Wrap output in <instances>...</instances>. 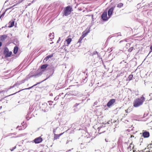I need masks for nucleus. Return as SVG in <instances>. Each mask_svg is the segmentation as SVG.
<instances>
[{
  "label": "nucleus",
  "instance_id": "obj_1",
  "mask_svg": "<svg viewBox=\"0 0 152 152\" xmlns=\"http://www.w3.org/2000/svg\"><path fill=\"white\" fill-rule=\"evenodd\" d=\"M145 94L142 95L140 98L136 99L133 102V106L135 107H138L142 105L145 100L144 97Z\"/></svg>",
  "mask_w": 152,
  "mask_h": 152
},
{
  "label": "nucleus",
  "instance_id": "obj_2",
  "mask_svg": "<svg viewBox=\"0 0 152 152\" xmlns=\"http://www.w3.org/2000/svg\"><path fill=\"white\" fill-rule=\"evenodd\" d=\"M72 10V7L70 6H68L64 9L63 15L65 16H67L70 14Z\"/></svg>",
  "mask_w": 152,
  "mask_h": 152
},
{
  "label": "nucleus",
  "instance_id": "obj_3",
  "mask_svg": "<svg viewBox=\"0 0 152 152\" xmlns=\"http://www.w3.org/2000/svg\"><path fill=\"white\" fill-rule=\"evenodd\" d=\"M93 139V138H90V137H85L83 140L82 142L80 143L81 145H86L87 144L90 142Z\"/></svg>",
  "mask_w": 152,
  "mask_h": 152
},
{
  "label": "nucleus",
  "instance_id": "obj_4",
  "mask_svg": "<svg viewBox=\"0 0 152 152\" xmlns=\"http://www.w3.org/2000/svg\"><path fill=\"white\" fill-rule=\"evenodd\" d=\"M48 68L49 70V75L48 77H47L44 80H45L49 78L54 73L55 71V68L53 66H51L48 67Z\"/></svg>",
  "mask_w": 152,
  "mask_h": 152
},
{
  "label": "nucleus",
  "instance_id": "obj_5",
  "mask_svg": "<svg viewBox=\"0 0 152 152\" xmlns=\"http://www.w3.org/2000/svg\"><path fill=\"white\" fill-rule=\"evenodd\" d=\"M3 53L5 57L8 58L10 56L12 53L11 51L9 52L8 49L7 47H5L4 48Z\"/></svg>",
  "mask_w": 152,
  "mask_h": 152
},
{
  "label": "nucleus",
  "instance_id": "obj_6",
  "mask_svg": "<svg viewBox=\"0 0 152 152\" xmlns=\"http://www.w3.org/2000/svg\"><path fill=\"white\" fill-rule=\"evenodd\" d=\"M78 94V91H70V92L66 94H65V96L67 95L71 96H79V95Z\"/></svg>",
  "mask_w": 152,
  "mask_h": 152
},
{
  "label": "nucleus",
  "instance_id": "obj_7",
  "mask_svg": "<svg viewBox=\"0 0 152 152\" xmlns=\"http://www.w3.org/2000/svg\"><path fill=\"white\" fill-rule=\"evenodd\" d=\"M142 136L144 138H148L149 137L150 134L148 132L145 130H143L142 132Z\"/></svg>",
  "mask_w": 152,
  "mask_h": 152
},
{
  "label": "nucleus",
  "instance_id": "obj_8",
  "mask_svg": "<svg viewBox=\"0 0 152 152\" xmlns=\"http://www.w3.org/2000/svg\"><path fill=\"white\" fill-rule=\"evenodd\" d=\"M42 141V138L41 137L36 138L34 140V142L36 144L41 142Z\"/></svg>",
  "mask_w": 152,
  "mask_h": 152
},
{
  "label": "nucleus",
  "instance_id": "obj_9",
  "mask_svg": "<svg viewBox=\"0 0 152 152\" xmlns=\"http://www.w3.org/2000/svg\"><path fill=\"white\" fill-rule=\"evenodd\" d=\"M102 19L104 20H108L107 17V12H104L101 15Z\"/></svg>",
  "mask_w": 152,
  "mask_h": 152
},
{
  "label": "nucleus",
  "instance_id": "obj_10",
  "mask_svg": "<svg viewBox=\"0 0 152 152\" xmlns=\"http://www.w3.org/2000/svg\"><path fill=\"white\" fill-rule=\"evenodd\" d=\"M115 99H111L107 103V106L109 107L113 104L115 102Z\"/></svg>",
  "mask_w": 152,
  "mask_h": 152
},
{
  "label": "nucleus",
  "instance_id": "obj_11",
  "mask_svg": "<svg viewBox=\"0 0 152 152\" xmlns=\"http://www.w3.org/2000/svg\"><path fill=\"white\" fill-rule=\"evenodd\" d=\"M47 104L44 103L42 104V110L44 112H46L48 111V109L47 108Z\"/></svg>",
  "mask_w": 152,
  "mask_h": 152
},
{
  "label": "nucleus",
  "instance_id": "obj_12",
  "mask_svg": "<svg viewBox=\"0 0 152 152\" xmlns=\"http://www.w3.org/2000/svg\"><path fill=\"white\" fill-rule=\"evenodd\" d=\"M80 104V103H76L74 105L73 107V110L75 112H77L79 110V108L77 107V106Z\"/></svg>",
  "mask_w": 152,
  "mask_h": 152
},
{
  "label": "nucleus",
  "instance_id": "obj_13",
  "mask_svg": "<svg viewBox=\"0 0 152 152\" xmlns=\"http://www.w3.org/2000/svg\"><path fill=\"white\" fill-rule=\"evenodd\" d=\"M115 7H111L110 8L108 11V16L110 18V16L112 14L114 10V9L115 8Z\"/></svg>",
  "mask_w": 152,
  "mask_h": 152
},
{
  "label": "nucleus",
  "instance_id": "obj_14",
  "mask_svg": "<svg viewBox=\"0 0 152 152\" xmlns=\"http://www.w3.org/2000/svg\"><path fill=\"white\" fill-rule=\"evenodd\" d=\"M64 133V132L63 133H61L59 134H54V140H56L57 139H58L59 137L61 136Z\"/></svg>",
  "mask_w": 152,
  "mask_h": 152
},
{
  "label": "nucleus",
  "instance_id": "obj_15",
  "mask_svg": "<svg viewBox=\"0 0 152 152\" xmlns=\"http://www.w3.org/2000/svg\"><path fill=\"white\" fill-rule=\"evenodd\" d=\"M89 32L90 31L89 30H86L82 33V36L84 38Z\"/></svg>",
  "mask_w": 152,
  "mask_h": 152
},
{
  "label": "nucleus",
  "instance_id": "obj_16",
  "mask_svg": "<svg viewBox=\"0 0 152 152\" xmlns=\"http://www.w3.org/2000/svg\"><path fill=\"white\" fill-rule=\"evenodd\" d=\"M53 56V54H51L50 55H48L46 56L45 58L43 60V62H46L47 60H48V59Z\"/></svg>",
  "mask_w": 152,
  "mask_h": 152
},
{
  "label": "nucleus",
  "instance_id": "obj_17",
  "mask_svg": "<svg viewBox=\"0 0 152 152\" xmlns=\"http://www.w3.org/2000/svg\"><path fill=\"white\" fill-rule=\"evenodd\" d=\"M7 37V36L6 35H2L0 38V40L1 41H4Z\"/></svg>",
  "mask_w": 152,
  "mask_h": 152
},
{
  "label": "nucleus",
  "instance_id": "obj_18",
  "mask_svg": "<svg viewBox=\"0 0 152 152\" xmlns=\"http://www.w3.org/2000/svg\"><path fill=\"white\" fill-rule=\"evenodd\" d=\"M15 21H10L9 23V26H8V27L9 28H11L14 25Z\"/></svg>",
  "mask_w": 152,
  "mask_h": 152
},
{
  "label": "nucleus",
  "instance_id": "obj_19",
  "mask_svg": "<svg viewBox=\"0 0 152 152\" xmlns=\"http://www.w3.org/2000/svg\"><path fill=\"white\" fill-rule=\"evenodd\" d=\"M33 87H32V86L31 87H29L28 88H25L24 89H22L21 90H20L19 91H18V92H15V93L13 94H11V95H9V96H11V95H14V94H16L17 93H18V92H20V91H22V90H29L30 89H31V88H33Z\"/></svg>",
  "mask_w": 152,
  "mask_h": 152
},
{
  "label": "nucleus",
  "instance_id": "obj_20",
  "mask_svg": "<svg viewBox=\"0 0 152 152\" xmlns=\"http://www.w3.org/2000/svg\"><path fill=\"white\" fill-rule=\"evenodd\" d=\"M72 39L71 38H68V39L66 40L65 42H67V43L68 45H67V46H68V45L72 41Z\"/></svg>",
  "mask_w": 152,
  "mask_h": 152
},
{
  "label": "nucleus",
  "instance_id": "obj_21",
  "mask_svg": "<svg viewBox=\"0 0 152 152\" xmlns=\"http://www.w3.org/2000/svg\"><path fill=\"white\" fill-rule=\"evenodd\" d=\"M18 48L17 46L14 47L13 50V53L14 54H16L18 52Z\"/></svg>",
  "mask_w": 152,
  "mask_h": 152
},
{
  "label": "nucleus",
  "instance_id": "obj_22",
  "mask_svg": "<svg viewBox=\"0 0 152 152\" xmlns=\"http://www.w3.org/2000/svg\"><path fill=\"white\" fill-rule=\"evenodd\" d=\"M48 64H45L42 65L41 66V68L42 69H45L48 66Z\"/></svg>",
  "mask_w": 152,
  "mask_h": 152
},
{
  "label": "nucleus",
  "instance_id": "obj_23",
  "mask_svg": "<svg viewBox=\"0 0 152 152\" xmlns=\"http://www.w3.org/2000/svg\"><path fill=\"white\" fill-rule=\"evenodd\" d=\"M49 37H51L50 38V39H53L54 38V33H50L49 34Z\"/></svg>",
  "mask_w": 152,
  "mask_h": 152
},
{
  "label": "nucleus",
  "instance_id": "obj_24",
  "mask_svg": "<svg viewBox=\"0 0 152 152\" xmlns=\"http://www.w3.org/2000/svg\"><path fill=\"white\" fill-rule=\"evenodd\" d=\"M133 77V75H130L127 78V80L130 81L132 80Z\"/></svg>",
  "mask_w": 152,
  "mask_h": 152
},
{
  "label": "nucleus",
  "instance_id": "obj_25",
  "mask_svg": "<svg viewBox=\"0 0 152 152\" xmlns=\"http://www.w3.org/2000/svg\"><path fill=\"white\" fill-rule=\"evenodd\" d=\"M123 5V4L122 3H120L118 4L117 6V7L118 8L121 7Z\"/></svg>",
  "mask_w": 152,
  "mask_h": 152
},
{
  "label": "nucleus",
  "instance_id": "obj_26",
  "mask_svg": "<svg viewBox=\"0 0 152 152\" xmlns=\"http://www.w3.org/2000/svg\"><path fill=\"white\" fill-rule=\"evenodd\" d=\"M83 38L84 37L82 36L79 39L78 42L80 43Z\"/></svg>",
  "mask_w": 152,
  "mask_h": 152
},
{
  "label": "nucleus",
  "instance_id": "obj_27",
  "mask_svg": "<svg viewBox=\"0 0 152 152\" xmlns=\"http://www.w3.org/2000/svg\"><path fill=\"white\" fill-rule=\"evenodd\" d=\"M133 49V47H130L128 50V51L129 52H131L132 51Z\"/></svg>",
  "mask_w": 152,
  "mask_h": 152
},
{
  "label": "nucleus",
  "instance_id": "obj_28",
  "mask_svg": "<svg viewBox=\"0 0 152 152\" xmlns=\"http://www.w3.org/2000/svg\"><path fill=\"white\" fill-rule=\"evenodd\" d=\"M45 80H43L42 81H41V82H39V83H37L35 84H34V85L33 86H32V87H33L34 86H37V85H38V84H40V83H41L42 82L44 81Z\"/></svg>",
  "mask_w": 152,
  "mask_h": 152
},
{
  "label": "nucleus",
  "instance_id": "obj_29",
  "mask_svg": "<svg viewBox=\"0 0 152 152\" xmlns=\"http://www.w3.org/2000/svg\"><path fill=\"white\" fill-rule=\"evenodd\" d=\"M16 85H17V84H15L14 85H13V86H10V88H8V90H9L10 89H11L12 88L14 87L15 86H16Z\"/></svg>",
  "mask_w": 152,
  "mask_h": 152
},
{
  "label": "nucleus",
  "instance_id": "obj_30",
  "mask_svg": "<svg viewBox=\"0 0 152 152\" xmlns=\"http://www.w3.org/2000/svg\"><path fill=\"white\" fill-rule=\"evenodd\" d=\"M48 102L49 103V105L51 106L52 105V103L53 102L51 101H48Z\"/></svg>",
  "mask_w": 152,
  "mask_h": 152
},
{
  "label": "nucleus",
  "instance_id": "obj_31",
  "mask_svg": "<svg viewBox=\"0 0 152 152\" xmlns=\"http://www.w3.org/2000/svg\"><path fill=\"white\" fill-rule=\"evenodd\" d=\"M59 96H56L55 98H54V100H57V99H59Z\"/></svg>",
  "mask_w": 152,
  "mask_h": 152
},
{
  "label": "nucleus",
  "instance_id": "obj_32",
  "mask_svg": "<svg viewBox=\"0 0 152 152\" xmlns=\"http://www.w3.org/2000/svg\"><path fill=\"white\" fill-rule=\"evenodd\" d=\"M16 148V146H15L12 149H11L10 150L11 151H13Z\"/></svg>",
  "mask_w": 152,
  "mask_h": 152
},
{
  "label": "nucleus",
  "instance_id": "obj_33",
  "mask_svg": "<svg viewBox=\"0 0 152 152\" xmlns=\"http://www.w3.org/2000/svg\"><path fill=\"white\" fill-rule=\"evenodd\" d=\"M132 144H131L128 147V149H130L131 150V145H132Z\"/></svg>",
  "mask_w": 152,
  "mask_h": 152
},
{
  "label": "nucleus",
  "instance_id": "obj_34",
  "mask_svg": "<svg viewBox=\"0 0 152 152\" xmlns=\"http://www.w3.org/2000/svg\"><path fill=\"white\" fill-rule=\"evenodd\" d=\"M152 5V2L150 4H148V6L149 7H152V6H151Z\"/></svg>",
  "mask_w": 152,
  "mask_h": 152
},
{
  "label": "nucleus",
  "instance_id": "obj_35",
  "mask_svg": "<svg viewBox=\"0 0 152 152\" xmlns=\"http://www.w3.org/2000/svg\"><path fill=\"white\" fill-rule=\"evenodd\" d=\"M61 40V38L60 37H59V39H58V40H57V43H58L59 42V41Z\"/></svg>",
  "mask_w": 152,
  "mask_h": 152
},
{
  "label": "nucleus",
  "instance_id": "obj_36",
  "mask_svg": "<svg viewBox=\"0 0 152 152\" xmlns=\"http://www.w3.org/2000/svg\"><path fill=\"white\" fill-rule=\"evenodd\" d=\"M15 5H15H15H13V6H12V7H10V8H8V9H6V11H7L9 9H10L11 8H12V7H14V6H15Z\"/></svg>",
  "mask_w": 152,
  "mask_h": 152
},
{
  "label": "nucleus",
  "instance_id": "obj_37",
  "mask_svg": "<svg viewBox=\"0 0 152 152\" xmlns=\"http://www.w3.org/2000/svg\"><path fill=\"white\" fill-rule=\"evenodd\" d=\"M96 53L97 54V55H98V57H100V55L96 51Z\"/></svg>",
  "mask_w": 152,
  "mask_h": 152
},
{
  "label": "nucleus",
  "instance_id": "obj_38",
  "mask_svg": "<svg viewBox=\"0 0 152 152\" xmlns=\"http://www.w3.org/2000/svg\"><path fill=\"white\" fill-rule=\"evenodd\" d=\"M121 34H118V35H117L116 36H115L117 37H119V36H121Z\"/></svg>",
  "mask_w": 152,
  "mask_h": 152
},
{
  "label": "nucleus",
  "instance_id": "obj_39",
  "mask_svg": "<svg viewBox=\"0 0 152 152\" xmlns=\"http://www.w3.org/2000/svg\"><path fill=\"white\" fill-rule=\"evenodd\" d=\"M56 129H53V132L54 134H55V133L56 132Z\"/></svg>",
  "mask_w": 152,
  "mask_h": 152
},
{
  "label": "nucleus",
  "instance_id": "obj_40",
  "mask_svg": "<svg viewBox=\"0 0 152 152\" xmlns=\"http://www.w3.org/2000/svg\"><path fill=\"white\" fill-rule=\"evenodd\" d=\"M15 84H17V85H16V86H18L20 85V84L19 83H16Z\"/></svg>",
  "mask_w": 152,
  "mask_h": 152
},
{
  "label": "nucleus",
  "instance_id": "obj_41",
  "mask_svg": "<svg viewBox=\"0 0 152 152\" xmlns=\"http://www.w3.org/2000/svg\"><path fill=\"white\" fill-rule=\"evenodd\" d=\"M2 44V42H0V47L1 46Z\"/></svg>",
  "mask_w": 152,
  "mask_h": 152
},
{
  "label": "nucleus",
  "instance_id": "obj_42",
  "mask_svg": "<svg viewBox=\"0 0 152 152\" xmlns=\"http://www.w3.org/2000/svg\"><path fill=\"white\" fill-rule=\"evenodd\" d=\"M20 127L19 126H17L16 129H18Z\"/></svg>",
  "mask_w": 152,
  "mask_h": 152
},
{
  "label": "nucleus",
  "instance_id": "obj_43",
  "mask_svg": "<svg viewBox=\"0 0 152 152\" xmlns=\"http://www.w3.org/2000/svg\"><path fill=\"white\" fill-rule=\"evenodd\" d=\"M127 110H125V111H126V113H128V112H127Z\"/></svg>",
  "mask_w": 152,
  "mask_h": 152
},
{
  "label": "nucleus",
  "instance_id": "obj_44",
  "mask_svg": "<svg viewBox=\"0 0 152 152\" xmlns=\"http://www.w3.org/2000/svg\"><path fill=\"white\" fill-rule=\"evenodd\" d=\"M96 52H94V54H96Z\"/></svg>",
  "mask_w": 152,
  "mask_h": 152
},
{
  "label": "nucleus",
  "instance_id": "obj_45",
  "mask_svg": "<svg viewBox=\"0 0 152 152\" xmlns=\"http://www.w3.org/2000/svg\"><path fill=\"white\" fill-rule=\"evenodd\" d=\"M9 0H7L6 1H5V3L7 1H8Z\"/></svg>",
  "mask_w": 152,
  "mask_h": 152
},
{
  "label": "nucleus",
  "instance_id": "obj_46",
  "mask_svg": "<svg viewBox=\"0 0 152 152\" xmlns=\"http://www.w3.org/2000/svg\"><path fill=\"white\" fill-rule=\"evenodd\" d=\"M121 42H122V41H121L120 42V43Z\"/></svg>",
  "mask_w": 152,
  "mask_h": 152
},
{
  "label": "nucleus",
  "instance_id": "obj_47",
  "mask_svg": "<svg viewBox=\"0 0 152 152\" xmlns=\"http://www.w3.org/2000/svg\"><path fill=\"white\" fill-rule=\"evenodd\" d=\"M21 129H19V130H21Z\"/></svg>",
  "mask_w": 152,
  "mask_h": 152
},
{
  "label": "nucleus",
  "instance_id": "obj_48",
  "mask_svg": "<svg viewBox=\"0 0 152 152\" xmlns=\"http://www.w3.org/2000/svg\"><path fill=\"white\" fill-rule=\"evenodd\" d=\"M0 107H1V108H2V107L1 106Z\"/></svg>",
  "mask_w": 152,
  "mask_h": 152
}]
</instances>
